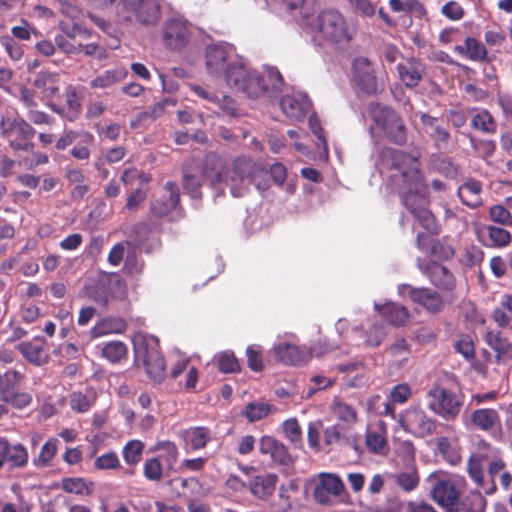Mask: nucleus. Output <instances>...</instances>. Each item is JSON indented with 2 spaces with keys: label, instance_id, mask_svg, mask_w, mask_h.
<instances>
[{
  "label": "nucleus",
  "instance_id": "nucleus-1",
  "mask_svg": "<svg viewBox=\"0 0 512 512\" xmlns=\"http://www.w3.org/2000/svg\"><path fill=\"white\" fill-rule=\"evenodd\" d=\"M376 165L386 185L401 196L402 204L411 214L414 209L428 205L427 186L417 157L397 149L384 148Z\"/></svg>",
  "mask_w": 512,
  "mask_h": 512
},
{
  "label": "nucleus",
  "instance_id": "nucleus-2",
  "mask_svg": "<svg viewBox=\"0 0 512 512\" xmlns=\"http://www.w3.org/2000/svg\"><path fill=\"white\" fill-rule=\"evenodd\" d=\"M202 177L214 188V198L224 195V187L229 188L235 198L246 195L250 186L259 191H266L270 184L267 171L248 157H237L229 165L224 166L220 158L208 156L205 159Z\"/></svg>",
  "mask_w": 512,
  "mask_h": 512
},
{
  "label": "nucleus",
  "instance_id": "nucleus-3",
  "mask_svg": "<svg viewBox=\"0 0 512 512\" xmlns=\"http://www.w3.org/2000/svg\"><path fill=\"white\" fill-rule=\"evenodd\" d=\"M228 85L256 99L264 94H275L283 86V79L275 67H266L263 74L248 70L236 59L223 74Z\"/></svg>",
  "mask_w": 512,
  "mask_h": 512
},
{
  "label": "nucleus",
  "instance_id": "nucleus-4",
  "mask_svg": "<svg viewBox=\"0 0 512 512\" xmlns=\"http://www.w3.org/2000/svg\"><path fill=\"white\" fill-rule=\"evenodd\" d=\"M461 491L450 478H440L434 483L430 496L446 512H479L485 507L486 501L479 492H472L465 500L460 501Z\"/></svg>",
  "mask_w": 512,
  "mask_h": 512
},
{
  "label": "nucleus",
  "instance_id": "nucleus-5",
  "mask_svg": "<svg viewBox=\"0 0 512 512\" xmlns=\"http://www.w3.org/2000/svg\"><path fill=\"white\" fill-rule=\"evenodd\" d=\"M485 467L491 478L486 493L492 494L496 491L494 477L504 469L505 463L498 449L483 442L479 444L477 451L473 453L468 460L469 476L478 486L484 485L483 471Z\"/></svg>",
  "mask_w": 512,
  "mask_h": 512
},
{
  "label": "nucleus",
  "instance_id": "nucleus-6",
  "mask_svg": "<svg viewBox=\"0 0 512 512\" xmlns=\"http://www.w3.org/2000/svg\"><path fill=\"white\" fill-rule=\"evenodd\" d=\"M315 27L325 40L335 44H347L354 33L344 15L336 9L323 10L316 19Z\"/></svg>",
  "mask_w": 512,
  "mask_h": 512
},
{
  "label": "nucleus",
  "instance_id": "nucleus-7",
  "mask_svg": "<svg viewBox=\"0 0 512 512\" xmlns=\"http://www.w3.org/2000/svg\"><path fill=\"white\" fill-rule=\"evenodd\" d=\"M369 114L373 122L379 126L386 137L397 145L407 142V131L400 115L392 108L377 102L369 104Z\"/></svg>",
  "mask_w": 512,
  "mask_h": 512
},
{
  "label": "nucleus",
  "instance_id": "nucleus-8",
  "mask_svg": "<svg viewBox=\"0 0 512 512\" xmlns=\"http://www.w3.org/2000/svg\"><path fill=\"white\" fill-rule=\"evenodd\" d=\"M135 353L143 361L145 371L154 383H161L166 376L165 361L159 351V341L154 336L141 338L135 343Z\"/></svg>",
  "mask_w": 512,
  "mask_h": 512
},
{
  "label": "nucleus",
  "instance_id": "nucleus-9",
  "mask_svg": "<svg viewBox=\"0 0 512 512\" xmlns=\"http://www.w3.org/2000/svg\"><path fill=\"white\" fill-rule=\"evenodd\" d=\"M23 378V374L16 370L0 372V402L10 404L17 409L31 404L32 395L29 392L17 390Z\"/></svg>",
  "mask_w": 512,
  "mask_h": 512
},
{
  "label": "nucleus",
  "instance_id": "nucleus-10",
  "mask_svg": "<svg viewBox=\"0 0 512 512\" xmlns=\"http://www.w3.org/2000/svg\"><path fill=\"white\" fill-rule=\"evenodd\" d=\"M428 398L429 408L447 420L455 418L463 404L460 395L441 386L431 388Z\"/></svg>",
  "mask_w": 512,
  "mask_h": 512
},
{
  "label": "nucleus",
  "instance_id": "nucleus-11",
  "mask_svg": "<svg viewBox=\"0 0 512 512\" xmlns=\"http://www.w3.org/2000/svg\"><path fill=\"white\" fill-rule=\"evenodd\" d=\"M236 59L235 49L228 43H214L206 48V67L209 74L213 76H222Z\"/></svg>",
  "mask_w": 512,
  "mask_h": 512
},
{
  "label": "nucleus",
  "instance_id": "nucleus-12",
  "mask_svg": "<svg viewBox=\"0 0 512 512\" xmlns=\"http://www.w3.org/2000/svg\"><path fill=\"white\" fill-rule=\"evenodd\" d=\"M398 294L408 296L413 303L420 305L429 313H440L445 307L443 297L427 287L415 288L409 284H401L398 286Z\"/></svg>",
  "mask_w": 512,
  "mask_h": 512
},
{
  "label": "nucleus",
  "instance_id": "nucleus-13",
  "mask_svg": "<svg viewBox=\"0 0 512 512\" xmlns=\"http://www.w3.org/2000/svg\"><path fill=\"white\" fill-rule=\"evenodd\" d=\"M416 265L438 290L447 293H452L455 290L456 278L444 265L435 261H424L421 258L417 259Z\"/></svg>",
  "mask_w": 512,
  "mask_h": 512
},
{
  "label": "nucleus",
  "instance_id": "nucleus-14",
  "mask_svg": "<svg viewBox=\"0 0 512 512\" xmlns=\"http://www.w3.org/2000/svg\"><path fill=\"white\" fill-rule=\"evenodd\" d=\"M400 424L405 431L416 437L431 435L436 428L435 421L418 406L406 409L400 417Z\"/></svg>",
  "mask_w": 512,
  "mask_h": 512
},
{
  "label": "nucleus",
  "instance_id": "nucleus-15",
  "mask_svg": "<svg viewBox=\"0 0 512 512\" xmlns=\"http://www.w3.org/2000/svg\"><path fill=\"white\" fill-rule=\"evenodd\" d=\"M190 89L204 100L207 108L213 110L214 113L227 116L236 115L235 101L230 96L220 98L211 89L197 84H190Z\"/></svg>",
  "mask_w": 512,
  "mask_h": 512
},
{
  "label": "nucleus",
  "instance_id": "nucleus-16",
  "mask_svg": "<svg viewBox=\"0 0 512 512\" xmlns=\"http://www.w3.org/2000/svg\"><path fill=\"white\" fill-rule=\"evenodd\" d=\"M187 22L179 18H171L164 23L162 40L171 50H181L189 41Z\"/></svg>",
  "mask_w": 512,
  "mask_h": 512
},
{
  "label": "nucleus",
  "instance_id": "nucleus-17",
  "mask_svg": "<svg viewBox=\"0 0 512 512\" xmlns=\"http://www.w3.org/2000/svg\"><path fill=\"white\" fill-rule=\"evenodd\" d=\"M353 80L365 94L374 95L379 91L373 67L367 58L359 57L354 60Z\"/></svg>",
  "mask_w": 512,
  "mask_h": 512
},
{
  "label": "nucleus",
  "instance_id": "nucleus-18",
  "mask_svg": "<svg viewBox=\"0 0 512 512\" xmlns=\"http://www.w3.org/2000/svg\"><path fill=\"white\" fill-rule=\"evenodd\" d=\"M318 478L313 496L321 505L329 503L332 496H339L344 490V483L336 474L320 473Z\"/></svg>",
  "mask_w": 512,
  "mask_h": 512
},
{
  "label": "nucleus",
  "instance_id": "nucleus-19",
  "mask_svg": "<svg viewBox=\"0 0 512 512\" xmlns=\"http://www.w3.org/2000/svg\"><path fill=\"white\" fill-rule=\"evenodd\" d=\"M283 113L292 120H302L310 112L312 103L307 94L296 92L284 95L280 100Z\"/></svg>",
  "mask_w": 512,
  "mask_h": 512
},
{
  "label": "nucleus",
  "instance_id": "nucleus-20",
  "mask_svg": "<svg viewBox=\"0 0 512 512\" xmlns=\"http://www.w3.org/2000/svg\"><path fill=\"white\" fill-rule=\"evenodd\" d=\"M44 337L37 336L29 341H23L17 345V350L30 364L41 366L49 361V354L45 348Z\"/></svg>",
  "mask_w": 512,
  "mask_h": 512
},
{
  "label": "nucleus",
  "instance_id": "nucleus-21",
  "mask_svg": "<svg viewBox=\"0 0 512 512\" xmlns=\"http://www.w3.org/2000/svg\"><path fill=\"white\" fill-rule=\"evenodd\" d=\"M397 72L399 79L406 87L414 88L423 79L426 66L420 59L410 57L397 65Z\"/></svg>",
  "mask_w": 512,
  "mask_h": 512
},
{
  "label": "nucleus",
  "instance_id": "nucleus-22",
  "mask_svg": "<svg viewBox=\"0 0 512 512\" xmlns=\"http://www.w3.org/2000/svg\"><path fill=\"white\" fill-rule=\"evenodd\" d=\"M28 462V452L19 443H10L6 439H0V468L8 464L10 468L24 467Z\"/></svg>",
  "mask_w": 512,
  "mask_h": 512
},
{
  "label": "nucleus",
  "instance_id": "nucleus-23",
  "mask_svg": "<svg viewBox=\"0 0 512 512\" xmlns=\"http://www.w3.org/2000/svg\"><path fill=\"white\" fill-rule=\"evenodd\" d=\"M166 194L156 199L151 204V213L162 217L177 208L180 201L179 188L174 182H167L164 186Z\"/></svg>",
  "mask_w": 512,
  "mask_h": 512
},
{
  "label": "nucleus",
  "instance_id": "nucleus-24",
  "mask_svg": "<svg viewBox=\"0 0 512 512\" xmlns=\"http://www.w3.org/2000/svg\"><path fill=\"white\" fill-rule=\"evenodd\" d=\"M420 121L424 132L434 141L439 149H444L449 144L450 134L448 130L438 123V119L426 113H422Z\"/></svg>",
  "mask_w": 512,
  "mask_h": 512
},
{
  "label": "nucleus",
  "instance_id": "nucleus-25",
  "mask_svg": "<svg viewBox=\"0 0 512 512\" xmlns=\"http://www.w3.org/2000/svg\"><path fill=\"white\" fill-rule=\"evenodd\" d=\"M272 352L277 361L288 365H299L308 359V354L305 351L287 342L275 344Z\"/></svg>",
  "mask_w": 512,
  "mask_h": 512
},
{
  "label": "nucleus",
  "instance_id": "nucleus-26",
  "mask_svg": "<svg viewBox=\"0 0 512 512\" xmlns=\"http://www.w3.org/2000/svg\"><path fill=\"white\" fill-rule=\"evenodd\" d=\"M259 451L263 455H269L272 461L278 464H287L290 461V455L284 444L271 436H263L260 439Z\"/></svg>",
  "mask_w": 512,
  "mask_h": 512
},
{
  "label": "nucleus",
  "instance_id": "nucleus-27",
  "mask_svg": "<svg viewBox=\"0 0 512 512\" xmlns=\"http://www.w3.org/2000/svg\"><path fill=\"white\" fill-rule=\"evenodd\" d=\"M35 133V129L22 118L20 123L16 126L15 135L10 141V147L17 151L32 150L34 144L31 140Z\"/></svg>",
  "mask_w": 512,
  "mask_h": 512
},
{
  "label": "nucleus",
  "instance_id": "nucleus-28",
  "mask_svg": "<svg viewBox=\"0 0 512 512\" xmlns=\"http://www.w3.org/2000/svg\"><path fill=\"white\" fill-rule=\"evenodd\" d=\"M59 74L49 71L39 72L34 81L33 86L42 94L43 98L50 99L59 91Z\"/></svg>",
  "mask_w": 512,
  "mask_h": 512
},
{
  "label": "nucleus",
  "instance_id": "nucleus-29",
  "mask_svg": "<svg viewBox=\"0 0 512 512\" xmlns=\"http://www.w3.org/2000/svg\"><path fill=\"white\" fill-rule=\"evenodd\" d=\"M375 310H377L389 323L394 326L404 325L409 318L407 309L399 304L388 302L384 305L374 303Z\"/></svg>",
  "mask_w": 512,
  "mask_h": 512
},
{
  "label": "nucleus",
  "instance_id": "nucleus-30",
  "mask_svg": "<svg viewBox=\"0 0 512 512\" xmlns=\"http://www.w3.org/2000/svg\"><path fill=\"white\" fill-rule=\"evenodd\" d=\"M278 477L275 474H261L254 476L250 481V491L260 499L270 497L276 488Z\"/></svg>",
  "mask_w": 512,
  "mask_h": 512
},
{
  "label": "nucleus",
  "instance_id": "nucleus-31",
  "mask_svg": "<svg viewBox=\"0 0 512 512\" xmlns=\"http://www.w3.org/2000/svg\"><path fill=\"white\" fill-rule=\"evenodd\" d=\"M65 105L59 107L51 104L50 108L69 121H75L81 111V103L78 99V95L74 89H68L64 94Z\"/></svg>",
  "mask_w": 512,
  "mask_h": 512
},
{
  "label": "nucleus",
  "instance_id": "nucleus-32",
  "mask_svg": "<svg viewBox=\"0 0 512 512\" xmlns=\"http://www.w3.org/2000/svg\"><path fill=\"white\" fill-rule=\"evenodd\" d=\"M481 192L482 186L479 181L468 180L459 187L457 195L467 207L477 208L482 205Z\"/></svg>",
  "mask_w": 512,
  "mask_h": 512
},
{
  "label": "nucleus",
  "instance_id": "nucleus-33",
  "mask_svg": "<svg viewBox=\"0 0 512 512\" xmlns=\"http://www.w3.org/2000/svg\"><path fill=\"white\" fill-rule=\"evenodd\" d=\"M182 438L187 450H200L211 440V432L206 427H193L183 431Z\"/></svg>",
  "mask_w": 512,
  "mask_h": 512
},
{
  "label": "nucleus",
  "instance_id": "nucleus-34",
  "mask_svg": "<svg viewBox=\"0 0 512 512\" xmlns=\"http://www.w3.org/2000/svg\"><path fill=\"white\" fill-rule=\"evenodd\" d=\"M127 74L128 71L124 67L105 70L90 81V87L99 89L109 88L124 80Z\"/></svg>",
  "mask_w": 512,
  "mask_h": 512
},
{
  "label": "nucleus",
  "instance_id": "nucleus-35",
  "mask_svg": "<svg viewBox=\"0 0 512 512\" xmlns=\"http://www.w3.org/2000/svg\"><path fill=\"white\" fill-rule=\"evenodd\" d=\"M491 317L500 328H507L510 326L512 322V292L505 293L501 296Z\"/></svg>",
  "mask_w": 512,
  "mask_h": 512
},
{
  "label": "nucleus",
  "instance_id": "nucleus-36",
  "mask_svg": "<svg viewBox=\"0 0 512 512\" xmlns=\"http://www.w3.org/2000/svg\"><path fill=\"white\" fill-rule=\"evenodd\" d=\"M76 140H79L80 144L92 145L94 142V136L85 130H66L63 135L56 141L55 148L60 151L65 150Z\"/></svg>",
  "mask_w": 512,
  "mask_h": 512
},
{
  "label": "nucleus",
  "instance_id": "nucleus-37",
  "mask_svg": "<svg viewBox=\"0 0 512 512\" xmlns=\"http://www.w3.org/2000/svg\"><path fill=\"white\" fill-rule=\"evenodd\" d=\"M482 230L487 234L489 240L487 243L488 246L504 248L507 247L512 241L511 233L502 227L484 225Z\"/></svg>",
  "mask_w": 512,
  "mask_h": 512
},
{
  "label": "nucleus",
  "instance_id": "nucleus-38",
  "mask_svg": "<svg viewBox=\"0 0 512 512\" xmlns=\"http://www.w3.org/2000/svg\"><path fill=\"white\" fill-rule=\"evenodd\" d=\"M472 423L480 430H489L499 422V414L495 409H477L471 414Z\"/></svg>",
  "mask_w": 512,
  "mask_h": 512
},
{
  "label": "nucleus",
  "instance_id": "nucleus-39",
  "mask_svg": "<svg viewBox=\"0 0 512 512\" xmlns=\"http://www.w3.org/2000/svg\"><path fill=\"white\" fill-rule=\"evenodd\" d=\"M332 414L339 420L348 425L353 424L357 420V412L354 407L343 402L339 398H335L331 404Z\"/></svg>",
  "mask_w": 512,
  "mask_h": 512
},
{
  "label": "nucleus",
  "instance_id": "nucleus-40",
  "mask_svg": "<svg viewBox=\"0 0 512 512\" xmlns=\"http://www.w3.org/2000/svg\"><path fill=\"white\" fill-rule=\"evenodd\" d=\"M456 51L466 54L469 59L481 61L486 58L487 52L485 46L473 37H468L463 46H457Z\"/></svg>",
  "mask_w": 512,
  "mask_h": 512
},
{
  "label": "nucleus",
  "instance_id": "nucleus-41",
  "mask_svg": "<svg viewBox=\"0 0 512 512\" xmlns=\"http://www.w3.org/2000/svg\"><path fill=\"white\" fill-rule=\"evenodd\" d=\"M126 323L120 318H106L98 322L92 328V334L99 337L105 334L121 333L125 330Z\"/></svg>",
  "mask_w": 512,
  "mask_h": 512
},
{
  "label": "nucleus",
  "instance_id": "nucleus-42",
  "mask_svg": "<svg viewBox=\"0 0 512 512\" xmlns=\"http://www.w3.org/2000/svg\"><path fill=\"white\" fill-rule=\"evenodd\" d=\"M395 482L404 492H411L419 485V475L417 469L412 466L405 471L395 474Z\"/></svg>",
  "mask_w": 512,
  "mask_h": 512
},
{
  "label": "nucleus",
  "instance_id": "nucleus-43",
  "mask_svg": "<svg viewBox=\"0 0 512 512\" xmlns=\"http://www.w3.org/2000/svg\"><path fill=\"white\" fill-rule=\"evenodd\" d=\"M488 345L497 353V357L512 358V343L500 337L498 333L489 332L486 336Z\"/></svg>",
  "mask_w": 512,
  "mask_h": 512
},
{
  "label": "nucleus",
  "instance_id": "nucleus-44",
  "mask_svg": "<svg viewBox=\"0 0 512 512\" xmlns=\"http://www.w3.org/2000/svg\"><path fill=\"white\" fill-rule=\"evenodd\" d=\"M59 443V440L56 438L49 439L42 446L38 457L33 460V464L38 468L47 467L56 455Z\"/></svg>",
  "mask_w": 512,
  "mask_h": 512
},
{
  "label": "nucleus",
  "instance_id": "nucleus-45",
  "mask_svg": "<svg viewBox=\"0 0 512 512\" xmlns=\"http://www.w3.org/2000/svg\"><path fill=\"white\" fill-rule=\"evenodd\" d=\"M427 206L428 205H424L420 208L418 207L417 209H414L412 215L426 231L436 234L438 233V225L434 215Z\"/></svg>",
  "mask_w": 512,
  "mask_h": 512
},
{
  "label": "nucleus",
  "instance_id": "nucleus-46",
  "mask_svg": "<svg viewBox=\"0 0 512 512\" xmlns=\"http://www.w3.org/2000/svg\"><path fill=\"white\" fill-rule=\"evenodd\" d=\"M387 352L395 358L398 367L402 366L410 355V345L404 338H396L394 343L390 345Z\"/></svg>",
  "mask_w": 512,
  "mask_h": 512
},
{
  "label": "nucleus",
  "instance_id": "nucleus-47",
  "mask_svg": "<svg viewBox=\"0 0 512 512\" xmlns=\"http://www.w3.org/2000/svg\"><path fill=\"white\" fill-rule=\"evenodd\" d=\"M144 444L140 440H130L124 446L122 455L128 465H136L140 462Z\"/></svg>",
  "mask_w": 512,
  "mask_h": 512
},
{
  "label": "nucleus",
  "instance_id": "nucleus-48",
  "mask_svg": "<svg viewBox=\"0 0 512 512\" xmlns=\"http://www.w3.org/2000/svg\"><path fill=\"white\" fill-rule=\"evenodd\" d=\"M272 406L264 402H250L245 408V416L250 422H256L271 412Z\"/></svg>",
  "mask_w": 512,
  "mask_h": 512
},
{
  "label": "nucleus",
  "instance_id": "nucleus-49",
  "mask_svg": "<svg viewBox=\"0 0 512 512\" xmlns=\"http://www.w3.org/2000/svg\"><path fill=\"white\" fill-rule=\"evenodd\" d=\"M103 356L110 362H118L125 357L127 347L123 342L113 341L107 343L102 349Z\"/></svg>",
  "mask_w": 512,
  "mask_h": 512
},
{
  "label": "nucleus",
  "instance_id": "nucleus-50",
  "mask_svg": "<svg viewBox=\"0 0 512 512\" xmlns=\"http://www.w3.org/2000/svg\"><path fill=\"white\" fill-rule=\"evenodd\" d=\"M60 13L74 22L73 28H77V23L81 22L83 12L74 3L69 0H57Z\"/></svg>",
  "mask_w": 512,
  "mask_h": 512
},
{
  "label": "nucleus",
  "instance_id": "nucleus-51",
  "mask_svg": "<svg viewBox=\"0 0 512 512\" xmlns=\"http://www.w3.org/2000/svg\"><path fill=\"white\" fill-rule=\"evenodd\" d=\"M157 449L161 451V454L158 456L159 460L161 461V459H163L168 468L173 469L179 454L177 446L174 443L167 441L159 443Z\"/></svg>",
  "mask_w": 512,
  "mask_h": 512
},
{
  "label": "nucleus",
  "instance_id": "nucleus-52",
  "mask_svg": "<svg viewBox=\"0 0 512 512\" xmlns=\"http://www.w3.org/2000/svg\"><path fill=\"white\" fill-rule=\"evenodd\" d=\"M472 125L474 128L486 133H494L496 131L494 119L487 111L477 113L472 119Z\"/></svg>",
  "mask_w": 512,
  "mask_h": 512
},
{
  "label": "nucleus",
  "instance_id": "nucleus-53",
  "mask_svg": "<svg viewBox=\"0 0 512 512\" xmlns=\"http://www.w3.org/2000/svg\"><path fill=\"white\" fill-rule=\"evenodd\" d=\"M143 473L150 481H160L163 475V467L159 457L147 459L143 465Z\"/></svg>",
  "mask_w": 512,
  "mask_h": 512
},
{
  "label": "nucleus",
  "instance_id": "nucleus-54",
  "mask_svg": "<svg viewBox=\"0 0 512 512\" xmlns=\"http://www.w3.org/2000/svg\"><path fill=\"white\" fill-rule=\"evenodd\" d=\"M489 218L502 226H512V214L503 205H494L489 208Z\"/></svg>",
  "mask_w": 512,
  "mask_h": 512
},
{
  "label": "nucleus",
  "instance_id": "nucleus-55",
  "mask_svg": "<svg viewBox=\"0 0 512 512\" xmlns=\"http://www.w3.org/2000/svg\"><path fill=\"white\" fill-rule=\"evenodd\" d=\"M202 182L199 176L185 173L183 176V188L193 198L200 199Z\"/></svg>",
  "mask_w": 512,
  "mask_h": 512
},
{
  "label": "nucleus",
  "instance_id": "nucleus-56",
  "mask_svg": "<svg viewBox=\"0 0 512 512\" xmlns=\"http://www.w3.org/2000/svg\"><path fill=\"white\" fill-rule=\"evenodd\" d=\"M348 3L361 17L372 18L376 14L377 7L371 0H348Z\"/></svg>",
  "mask_w": 512,
  "mask_h": 512
},
{
  "label": "nucleus",
  "instance_id": "nucleus-57",
  "mask_svg": "<svg viewBox=\"0 0 512 512\" xmlns=\"http://www.w3.org/2000/svg\"><path fill=\"white\" fill-rule=\"evenodd\" d=\"M387 328L383 324H375L367 332L365 344L371 347L379 346L387 335Z\"/></svg>",
  "mask_w": 512,
  "mask_h": 512
},
{
  "label": "nucleus",
  "instance_id": "nucleus-58",
  "mask_svg": "<svg viewBox=\"0 0 512 512\" xmlns=\"http://www.w3.org/2000/svg\"><path fill=\"white\" fill-rule=\"evenodd\" d=\"M454 347L467 360H471L475 356L474 343L470 335H461Z\"/></svg>",
  "mask_w": 512,
  "mask_h": 512
},
{
  "label": "nucleus",
  "instance_id": "nucleus-59",
  "mask_svg": "<svg viewBox=\"0 0 512 512\" xmlns=\"http://www.w3.org/2000/svg\"><path fill=\"white\" fill-rule=\"evenodd\" d=\"M0 43L5 48L6 53L12 60L18 61L22 58V46L18 44L13 37L3 36L0 38Z\"/></svg>",
  "mask_w": 512,
  "mask_h": 512
},
{
  "label": "nucleus",
  "instance_id": "nucleus-60",
  "mask_svg": "<svg viewBox=\"0 0 512 512\" xmlns=\"http://www.w3.org/2000/svg\"><path fill=\"white\" fill-rule=\"evenodd\" d=\"M218 367L224 373L236 372L239 369V364L231 352H223L217 357Z\"/></svg>",
  "mask_w": 512,
  "mask_h": 512
},
{
  "label": "nucleus",
  "instance_id": "nucleus-61",
  "mask_svg": "<svg viewBox=\"0 0 512 512\" xmlns=\"http://www.w3.org/2000/svg\"><path fill=\"white\" fill-rule=\"evenodd\" d=\"M130 248L129 242H120L115 244L109 252L108 262L112 266H118L123 259H125L126 253Z\"/></svg>",
  "mask_w": 512,
  "mask_h": 512
},
{
  "label": "nucleus",
  "instance_id": "nucleus-62",
  "mask_svg": "<svg viewBox=\"0 0 512 512\" xmlns=\"http://www.w3.org/2000/svg\"><path fill=\"white\" fill-rule=\"evenodd\" d=\"M119 465L120 461L115 452L105 453L95 460V467L99 470L115 469Z\"/></svg>",
  "mask_w": 512,
  "mask_h": 512
},
{
  "label": "nucleus",
  "instance_id": "nucleus-63",
  "mask_svg": "<svg viewBox=\"0 0 512 512\" xmlns=\"http://www.w3.org/2000/svg\"><path fill=\"white\" fill-rule=\"evenodd\" d=\"M248 365L255 371H262L264 368L263 361L261 358V350L259 346H249L246 350Z\"/></svg>",
  "mask_w": 512,
  "mask_h": 512
},
{
  "label": "nucleus",
  "instance_id": "nucleus-64",
  "mask_svg": "<svg viewBox=\"0 0 512 512\" xmlns=\"http://www.w3.org/2000/svg\"><path fill=\"white\" fill-rule=\"evenodd\" d=\"M92 405V400L82 392H74L71 395V408L77 412L88 411Z\"/></svg>",
  "mask_w": 512,
  "mask_h": 512
}]
</instances>
